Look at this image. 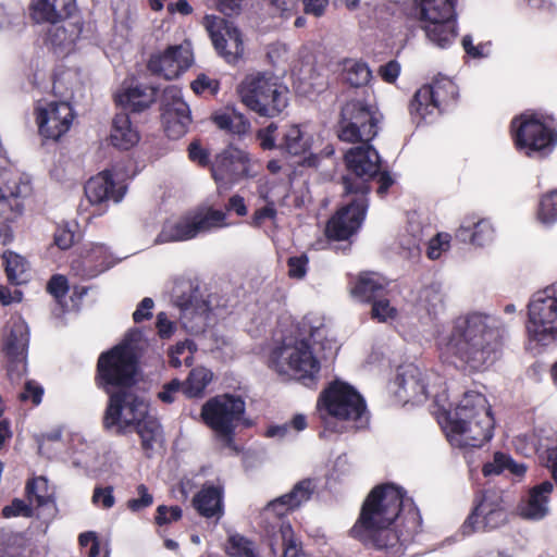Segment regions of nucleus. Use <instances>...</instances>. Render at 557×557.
Listing matches in <instances>:
<instances>
[{"label":"nucleus","instance_id":"obj_1","mask_svg":"<svg viewBox=\"0 0 557 557\" xmlns=\"http://www.w3.org/2000/svg\"><path fill=\"white\" fill-rule=\"evenodd\" d=\"M509 132L516 150L530 159H545L557 147L555 119L536 110L529 109L513 116Z\"/></svg>","mask_w":557,"mask_h":557},{"label":"nucleus","instance_id":"obj_2","mask_svg":"<svg viewBox=\"0 0 557 557\" xmlns=\"http://www.w3.org/2000/svg\"><path fill=\"white\" fill-rule=\"evenodd\" d=\"M484 403L482 395L468 394L455 411L444 409L443 429L453 446L480 448L487 441V408Z\"/></svg>","mask_w":557,"mask_h":557},{"label":"nucleus","instance_id":"obj_3","mask_svg":"<svg viewBox=\"0 0 557 557\" xmlns=\"http://www.w3.org/2000/svg\"><path fill=\"white\" fill-rule=\"evenodd\" d=\"M237 94L249 110L261 116L274 117L288 104L286 88L265 72L246 75L237 86Z\"/></svg>","mask_w":557,"mask_h":557},{"label":"nucleus","instance_id":"obj_4","mask_svg":"<svg viewBox=\"0 0 557 557\" xmlns=\"http://www.w3.org/2000/svg\"><path fill=\"white\" fill-rule=\"evenodd\" d=\"M486 318L473 313L458 321L447 344V351L458 356L472 369H481L486 361L485 331Z\"/></svg>","mask_w":557,"mask_h":557},{"label":"nucleus","instance_id":"obj_5","mask_svg":"<svg viewBox=\"0 0 557 557\" xmlns=\"http://www.w3.org/2000/svg\"><path fill=\"white\" fill-rule=\"evenodd\" d=\"M226 213L212 207H200L175 221L163 224L156 237V244L187 240L200 233L227 226Z\"/></svg>","mask_w":557,"mask_h":557},{"label":"nucleus","instance_id":"obj_6","mask_svg":"<svg viewBox=\"0 0 557 557\" xmlns=\"http://www.w3.org/2000/svg\"><path fill=\"white\" fill-rule=\"evenodd\" d=\"M457 0H416L419 21L426 38L445 48L456 37L455 4Z\"/></svg>","mask_w":557,"mask_h":557},{"label":"nucleus","instance_id":"obj_7","mask_svg":"<svg viewBox=\"0 0 557 557\" xmlns=\"http://www.w3.org/2000/svg\"><path fill=\"white\" fill-rule=\"evenodd\" d=\"M529 339L548 346L557 339V299L555 286L535 293L528 305Z\"/></svg>","mask_w":557,"mask_h":557},{"label":"nucleus","instance_id":"obj_8","mask_svg":"<svg viewBox=\"0 0 557 557\" xmlns=\"http://www.w3.org/2000/svg\"><path fill=\"white\" fill-rule=\"evenodd\" d=\"M245 413V403L239 396L223 394L206 401L201 408L203 422L228 447H233L234 431Z\"/></svg>","mask_w":557,"mask_h":557},{"label":"nucleus","instance_id":"obj_9","mask_svg":"<svg viewBox=\"0 0 557 557\" xmlns=\"http://www.w3.org/2000/svg\"><path fill=\"white\" fill-rule=\"evenodd\" d=\"M322 406L329 416L360 429L368 423L363 398L351 386L334 382L321 396Z\"/></svg>","mask_w":557,"mask_h":557},{"label":"nucleus","instance_id":"obj_10","mask_svg":"<svg viewBox=\"0 0 557 557\" xmlns=\"http://www.w3.org/2000/svg\"><path fill=\"white\" fill-rule=\"evenodd\" d=\"M270 366L280 374H293L297 379H311L320 370V363L305 339H284L272 351Z\"/></svg>","mask_w":557,"mask_h":557},{"label":"nucleus","instance_id":"obj_11","mask_svg":"<svg viewBox=\"0 0 557 557\" xmlns=\"http://www.w3.org/2000/svg\"><path fill=\"white\" fill-rule=\"evenodd\" d=\"M350 148L345 153V162L349 174L343 177L346 195H363L371 190L370 180L380 172L377 151L368 143Z\"/></svg>","mask_w":557,"mask_h":557},{"label":"nucleus","instance_id":"obj_12","mask_svg":"<svg viewBox=\"0 0 557 557\" xmlns=\"http://www.w3.org/2000/svg\"><path fill=\"white\" fill-rule=\"evenodd\" d=\"M99 385L107 393L109 386L129 387L134 383L137 362L132 347L123 343L103 352L98 360Z\"/></svg>","mask_w":557,"mask_h":557},{"label":"nucleus","instance_id":"obj_13","mask_svg":"<svg viewBox=\"0 0 557 557\" xmlns=\"http://www.w3.org/2000/svg\"><path fill=\"white\" fill-rule=\"evenodd\" d=\"M404 493L394 484L374 487L367 496L356 524L393 523L399 517Z\"/></svg>","mask_w":557,"mask_h":557},{"label":"nucleus","instance_id":"obj_14","mask_svg":"<svg viewBox=\"0 0 557 557\" xmlns=\"http://www.w3.org/2000/svg\"><path fill=\"white\" fill-rule=\"evenodd\" d=\"M377 120L371 108L361 100H351L341 110L338 138L347 143H369L377 134Z\"/></svg>","mask_w":557,"mask_h":557},{"label":"nucleus","instance_id":"obj_15","mask_svg":"<svg viewBox=\"0 0 557 557\" xmlns=\"http://www.w3.org/2000/svg\"><path fill=\"white\" fill-rule=\"evenodd\" d=\"M110 399L103 417L106 429H116L123 432L143 420L148 410V404L132 392L121 389L109 393Z\"/></svg>","mask_w":557,"mask_h":557},{"label":"nucleus","instance_id":"obj_16","mask_svg":"<svg viewBox=\"0 0 557 557\" xmlns=\"http://www.w3.org/2000/svg\"><path fill=\"white\" fill-rule=\"evenodd\" d=\"M216 51L230 63L235 62L244 52L239 30L233 23L216 15H206L202 22Z\"/></svg>","mask_w":557,"mask_h":557},{"label":"nucleus","instance_id":"obj_17","mask_svg":"<svg viewBox=\"0 0 557 557\" xmlns=\"http://www.w3.org/2000/svg\"><path fill=\"white\" fill-rule=\"evenodd\" d=\"M249 172L248 153L235 148L227 147L219 153L211 164V173L220 187L228 188L234 183L246 177Z\"/></svg>","mask_w":557,"mask_h":557},{"label":"nucleus","instance_id":"obj_18","mask_svg":"<svg viewBox=\"0 0 557 557\" xmlns=\"http://www.w3.org/2000/svg\"><path fill=\"white\" fill-rule=\"evenodd\" d=\"M393 523H372L355 524L351 532L364 545L375 549L385 550L393 557H399L403 554L404 533H399Z\"/></svg>","mask_w":557,"mask_h":557},{"label":"nucleus","instance_id":"obj_19","mask_svg":"<svg viewBox=\"0 0 557 557\" xmlns=\"http://www.w3.org/2000/svg\"><path fill=\"white\" fill-rule=\"evenodd\" d=\"M393 523H372L355 524L351 532L364 545L375 549L385 550L393 557H399L403 554L404 533H399Z\"/></svg>","mask_w":557,"mask_h":557},{"label":"nucleus","instance_id":"obj_20","mask_svg":"<svg viewBox=\"0 0 557 557\" xmlns=\"http://www.w3.org/2000/svg\"><path fill=\"white\" fill-rule=\"evenodd\" d=\"M368 208L367 197L356 195L349 203L339 209L326 225V235L335 240H345L361 225Z\"/></svg>","mask_w":557,"mask_h":557},{"label":"nucleus","instance_id":"obj_21","mask_svg":"<svg viewBox=\"0 0 557 557\" xmlns=\"http://www.w3.org/2000/svg\"><path fill=\"white\" fill-rule=\"evenodd\" d=\"M36 114L40 134L55 140L70 129L74 119L67 102L38 103Z\"/></svg>","mask_w":557,"mask_h":557},{"label":"nucleus","instance_id":"obj_22","mask_svg":"<svg viewBox=\"0 0 557 557\" xmlns=\"http://www.w3.org/2000/svg\"><path fill=\"white\" fill-rule=\"evenodd\" d=\"M456 87L450 79L443 78L432 85H424L418 89L410 102V113L420 121L432 115L441 103L446 101V94L455 95Z\"/></svg>","mask_w":557,"mask_h":557},{"label":"nucleus","instance_id":"obj_23","mask_svg":"<svg viewBox=\"0 0 557 557\" xmlns=\"http://www.w3.org/2000/svg\"><path fill=\"white\" fill-rule=\"evenodd\" d=\"M28 339L29 330L25 321L21 319L14 321L3 348L9 358L8 374L11 379H13L14 375L20 377L26 371Z\"/></svg>","mask_w":557,"mask_h":557},{"label":"nucleus","instance_id":"obj_24","mask_svg":"<svg viewBox=\"0 0 557 557\" xmlns=\"http://www.w3.org/2000/svg\"><path fill=\"white\" fill-rule=\"evenodd\" d=\"M193 62V53L189 45H178L169 47L163 53L152 55L148 67L165 79L176 78L182 72L187 70Z\"/></svg>","mask_w":557,"mask_h":557},{"label":"nucleus","instance_id":"obj_25","mask_svg":"<svg viewBox=\"0 0 557 557\" xmlns=\"http://www.w3.org/2000/svg\"><path fill=\"white\" fill-rule=\"evenodd\" d=\"M423 372L413 364L399 369L396 384V395L405 403L419 404L426 399V385Z\"/></svg>","mask_w":557,"mask_h":557},{"label":"nucleus","instance_id":"obj_26","mask_svg":"<svg viewBox=\"0 0 557 557\" xmlns=\"http://www.w3.org/2000/svg\"><path fill=\"white\" fill-rule=\"evenodd\" d=\"M172 94V102L165 103L164 123L165 132L171 138H180L186 132L191 123L190 110L188 104L180 97L178 91L169 90Z\"/></svg>","mask_w":557,"mask_h":557},{"label":"nucleus","instance_id":"obj_27","mask_svg":"<svg viewBox=\"0 0 557 557\" xmlns=\"http://www.w3.org/2000/svg\"><path fill=\"white\" fill-rule=\"evenodd\" d=\"M29 193V184L18 177L9 180L0 188V214L5 221H13L21 214L23 209L22 198Z\"/></svg>","mask_w":557,"mask_h":557},{"label":"nucleus","instance_id":"obj_28","mask_svg":"<svg viewBox=\"0 0 557 557\" xmlns=\"http://www.w3.org/2000/svg\"><path fill=\"white\" fill-rule=\"evenodd\" d=\"M76 0H33L32 16L36 22L57 24L73 15Z\"/></svg>","mask_w":557,"mask_h":557},{"label":"nucleus","instance_id":"obj_29","mask_svg":"<svg viewBox=\"0 0 557 557\" xmlns=\"http://www.w3.org/2000/svg\"><path fill=\"white\" fill-rule=\"evenodd\" d=\"M125 194V188H115L110 171H103L89 178L85 185V195L90 203H102L112 199L119 202Z\"/></svg>","mask_w":557,"mask_h":557},{"label":"nucleus","instance_id":"obj_30","mask_svg":"<svg viewBox=\"0 0 557 557\" xmlns=\"http://www.w3.org/2000/svg\"><path fill=\"white\" fill-rule=\"evenodd\" d=\"M156 91V88L149 86H129L116 94L115 101L123 110L140 112L154 101Z\"/></svg>","mask_w":557,"mask_h":557},{"label":"nucleus","instance_id":"obj_31","mask_svg":"<svg viewBox=\"0 0 557 557\" xmlns=\"http://www.w3.org/2000/svg\"><path fill=\"white\" fill-rule=\"evenodd\" d=\"M313 492L310 480H304L297 483L290 493L268 504L264 513H274L277 517L283 516L287 510L298 507L301 503L307 502Z\"/></svg>","mask_w":557,"mask_h":557},{"label":"nucleus","instance_id":"obj_32","mask_svg":"<svg viewBox=\"0 0 557 557\" xmlns=\"http://www.w3.org/2000/svg\"><path fill=\"white\" fill-rule=\"evenodd\" d=\"M553 492V483L544 481L529 492L528 500L520 507V515L525 519L540 520L548 511L547 503Z\"/></svg>","mask_w":557,"mask_h":557},{"label":"nucleus","instance_id":"obj_33","mask_svg":"<svg viewBox=\"0 0 557 557\" xmlns=\"http://www.w3.org/2000/svg\"><path fill=\"white\" fill-rule=\"evenodd\" d=\"M139 141V133L133 126L126 112L116 113L110 133V143L122 150H128Z\"/></svg>","mask_w":557,"mask_h":557},{"label":"nucleus","instance_id":"obj_34","mask_svg":"<svg viewBox=\"0 0 557 557\" xmlns=\"http://www.w3.org/2000/svg\"><path fill=\"white\" fill-rule=\"evenodd\" d=\"M193 506L206 518L223 515L222 490L212 485L203 486L193 498Z\"/></svg>","mask_w":557,"mask_h":557},{"label":"nucleus","instance_id":"obj_35","mask_svg":"<svg viewBox=\"0 0 557 557\" xmlns=\"http://www.w3.org/2000/svg\"><path fill=\"white\" fill-rule=\"evenodd\" d=\"M310 148V138L306 136L298 125H289L282 131L278 149L289 156H301Z\"/></svg>","mask_w":557,"mask_h":557},{"label":"nucleus","instance_id":"obj_36","mask_svg":"<svg viewBox=\"0 0 557 557\" xmlns=\"http://www.w3.org/2000/svg\"><path fill=\"white\" fill-rule=\"evenodd\" d=\"M384 285L379 277L372 274H361L356 285L351 288V295L361 301H371L373 304L382 295Z\"/></svg>","mask_w":557,"mask_h":557},{"label":"nucleus","instance_id":"obj_37","mask_svg":"<svg viewBox=\"0 0 557 557\" xmlns=\"http://www.w3.org/2000/svg\"><path fill=\"white\" fill-rule=\"evenodd\" d=\"M3 259L8 280L12 284L21 285L28 281L29 263L24 257L13 251H5Z\"/></svg>","mask_w":557,"mask_h":557},{"label":"nucleus","instance_id":"obj_38","mask_svg":"<svg viewBox=\"0 0 557 557\" xmlns=\"http://www.w3.org/2000/svg\"><path fill=\"white\" fill-rule=\"evenodd\" d=\"M344 79L352 87L366 86L372 73L366 62L355 59H347L343 62Z\"/></svg>","mask_w":557,"mask_h":557},{"label":"nucleus","instance_id":"obj_39","mask_svg":"<svg viewBox=\"0 0 557 557\" xmlns=\"http://www.w3.org/2000/svg\"><path fill=\"white\" fill-rule=\"evenodd\" d=\"M503 472H508L513 478L521 479L527 472V466L516 462L508 454L497 451L494 454L493 462H490V475Z\"/></svg>","mask_w":557,"mask_h":557},{"label":"nucleus","instance_id":"obj_40","mask_svg":"<svg viewBox=\"0 0 557 557\" xmlns=\"http://www.w3.org/2000/svg\"><path fill=\"white\" fill-rule=\"evenodd\" d=\"M212 120L219 128L234 134H245L250 128L249 121L244 114L235 110L232 112L216 113L212 116Z\"/></svg>","mask_w":557,"mask_h":557},{"label":"nucleus","instance_id":"obj_41","mask_svg":"<svg viewBox=\"0 0 557 557\" xmlns=\"http://www.w3.org/2000/svg\"><path fill=\"white\" fill-rule=\"evenodd\" d=\"M212 380L210 370L198 367L190 371L187 380L183 384V394L187 397H197L202 394L207 385Z\"/></svg>","mask_w":557,"mask_h":557},{"label":"nucleus","instance_id":"obj_42","mask_svg":"<svg viewBox=\"0 0 557 557\" xmlns=\"http://www.w3.org/2000/svg\"><path fill=\"white\" fill-rule=\"evenodd\" d=\"M136 431L141 438V444L145 449H150L153 447V444L159 442L161 438V426L158 420L148 414H145L143 420L138 421L136 424Z\"/></svg>","mask_w":557,"mask_h":557},{"label":"nucleus","instance_id":"obj_43","mask_svg":"<svg viewBox=\"0 0 557 557\" xmlns=\"http://www.w3.org/2000/svg\"><path fill=\"white\" fill-rule=\"evenodd\" d=\"M226 553L233 557H260L256 544L238 533L228 536Z\"/></svg>","mask_w":557,"mask_h":557},{"label":"nucleus","instance_id":"obj_44","mask_svg":"<svg viewBox=\"0 0 557 557\" xmlns=\"http://www.w3.org/2000/svg\"><path fill=\"white\" fill-rule=\"evenodd\" d=\"M536 216L543 224H553L557 221V189H553L541 197Z\"/></svg>","mask_w":557,"mask_h":557},{"label":"nucleus","instance_id":"obj_45","mask_svg":"<svg viewBox=\"0 0 557 557\" xmlns=\"http://www.w3.org/2000/svg\"><path fill=\"white\" fill-rule=\"evenodd\" d=\"M487 513L485 512L484 496L475 506L472 513L468 517L461 527L463 535H469L475 531H485Z\"/></svg>","mask_w":557,"mask_h":557},{"label":"nucleus","instance_id":"obj_46","mask_svg":"<svg viewBox=\"0 0 557 557\" xmlns=\"http://www.w3.org/2000/svg\"><path fill=\"white\" fill-rule=\"evenodd\" d=\"M485 221L484 219H481L474 222L472 227L470 225L461 226L458 230L457 236L462 240H466V238L469 236L471 244L482 247L485 243Z\"/></svg>","mask_w":557,"mask_h":557},{"label":"nucleus","instance_id":"obj_47","mask_svg":"<svg viewBox=\"0 0 557 557\" xmlns=\"http://www.w3.org/2000/svg\"><path fill=\"white\" fill-rule=\"evenodd\" d=\"M280 533L284 546L283 557H306L300 545L294 539L293 530L289 524L282 523Z\"/></svg>","mask_w":557,"mask_h":557},{"label":"nucleus","instance_id":"obj_48","mask_svg":"<svg viewBox=\"0 0 557 557\" xmlns=\"http://www.w3.org/2000/svg\"><path fill=\"white\" fill-rule=\"evenodd\" d=\"M280 136L282 137V132L278 133L275 123H270L267 127L259 129L257 133L259 144L264 150L278 149Z\"/></svg>","mask_w":557,"mask_h":557},{"label":"nucleus","instance_id":"obj_49","mask_svg":"<svg viewBox=\"0 0 557 557\" xmlns=\"http://www.w3.org/2000/svg\"><path fill=\"white\" fill-rule=\"evenodd\" d=\"M490 354H494V358L496 359V354L504 345V341L507 336V330L505 325L498 320L493 319L492 324H490Z\"/></svg>","mask_w":557,"mask_h":557},{"label":"nucleus","instance_id":"obj_50","mask_svg":"<svg viewBox=\"0 0 557 557\" xmlns=\"http://www.w3.org/2000/svg\"><path fill=\"white\" fill-rule=\"evenodd\" d=\"M450 246V235L447 233H440L433 237L428 246L426 255L430 259H437L444 251H447Z\"/></svg>","mask_w":557,"mask_h":557},{"label":"nucleus","instance_id":"obj_51","mask_svg":"<svg viewBox=\"0 0 557 557\" xmlns=\"http://www.w3.org/2000/svg\"><path fill=\"white\" fill-rule=\"evenodd\" d=\"M396 314L397 310L392 307L386 299H377L372 304L371 317L379 322H386L394 319Z\"/></svg>","mask_w":557,"mask_h":557},{"label":"nucleus","instance_id":"obj_52","mask_svg":"<svg viewBox=\"0 0 557 557\" xmlns=\"http://www.w3.org/2000/svg\"><path fill=\"white\" fill-rule=\"evenodd\" d=\"M422 299L428 304L430 312H436L443 306L444 295L438 285H431L423 290Z\"/></svg>","mask_w":557,"mask_h":557},{"label":"nucleus","instance_id":"obj_53","mask_svg":"<svg viewBox=\"0 0 557 557\" xmlns=\"http://www.w3.org/2000/svg\"><path fill=\"white\" fill-rule=\"evenodd\" d=\"M512 444L516 451L527 457L536 451V440L533 434H519L513 438Z\"/></svg>","mask_w":557,"mask_h":557},{"label":"nucleus","instance_id":"obj_54","mask_svg":"<svg viewBox=\"0 0 557 557\" xmlns=\"http://www.w3.org/2000/svg\"><path fill=\"white\" fill-rule=\"evenodd\" d=\"M49 39L52 45L59 47H67L75 41V35L73 32L69 34L64 26H54L49 29Z\"/></svg>","mask_w":557,"mask_h":557},{"label":"nucleus","instance_id":"obj_55","mask_svg":"<svg viewBox=\"0 0 557 557\" xmlns=\"http://www.w3.org/2000/svg\"><path fill=\"white\" fill-rule=\"evenodd\" d=\"M137 493L139 495L138 498H132L127 500V508L134 512L139 511L146 507H149L153 503V497L148 492L146 485H138Z\"/></svg>","mask_w":557,"mask_h":557},{"label":"nucleus","instance_id":"obj_56","mask_svg":"<svg viewBox=\"0 0 557 557\" xmlns=\"http://www.w3.org/2000/svg\"><path fill=\"white\" fill-rule=\"evenodd\" d=\"M182 517V509L178 506L168 507L161 505L157 508L156 522L159 525L168 524L180 520Z\"/></svg>","mask_w":557,"mask_h":557},{"label":"nucleus","instance_id":"obj_57","mask_svg":"<svg viewBox=\"0 0 557 557\" xmlns=\"http://www.w3.org/2000/svg\"><path fill=\"white\" fill-rule=\"evenodd\" d=\"M92 503L101 505L104 509L113 507L115 499L113 496V487H96L92 494Z\"/></svg>","mask_w":557,"mask_h":557},{"label":"nucleus","instance_id":"obj_58","mask_svg":"<svg viewBox=\"0 0 557 557\" xmlns=\"http://www.w3.org/2000/svg\"><path fill=\"white\" fill-rule=\"evenodd\" d=\"M48 292L57 299L63 298L67 290V280L63 275H53L47 285Z\"/></svg>","mask_w":557,"mask_h":557},{"label":"nucleus","instance_id":"obj_59","mask_svg":"<svg viewBox=\"0 0 557 557\" xmlns=\"http://www.w3.org/2000/svg\"><path fill=\"white\" fill-rule=\"evenodd\" d=\"M42 394L44 389L38 383L35 381H27L25 383L23 393L20 395V398L22 400L32 399L34 405H39L41 403Z\"/></svg>","mask_w":557,"mask_h":557},{"label":"nucleus","instance_id":"obj_60","mask_svg":"<svg viewBox=\"0 0 557 557\" xmlns=\"http://www.w3.org/2000/svg\"><path fill=\"white\" fill-rule=\"evenodd\" d=\"M306 256L292 257L288 259V275L294 278H302L306 274Z\"/></svg>","mask_w":557,"mask_h":557},{"label":"nucleus","instance_id":"obj_61","mask_svg":"<svg viewBox=\"0 0 557 557\" xmlns=\"http://www.w3.org/2000/svg\"><path fill=\"white\" fill-rule=\"evenodd\" d=\"M289 53L288 46L283 42H275L269 46L267 55L273 64L280 63L287 59Z\"/></svg>","mask_w":557,"mask_h":557},{"label":"nucleus","instance_id":"obj_62","mask_svg":"<svg viewBox=\"0 0 557 557\" xmlns=\"http://www.w3.org/2000/svg\"><path fill=\"white\" fill-rule=\"evenodd\" d=\"M2 513L7 518L20 515L30 517L32 508L27 506L23 500L14 499L10 506H5L3 508Z\"/></svg>","mask_w":557,"mask_h":557},{"label":"nucleus","instance_id":"obj_63","mask_svg":"<svg viewBox=\"0 0 557 557\" xmlns=\"http://www.w3.org/2000/svg\"><path fill=\"white\" fill-rule=\"evenodd\" d=\"M304 11L315 17L322 16L329 7V0H302Z\"/></svg>","mask_w":557,"mask_h":557},{"label":"nucleus","instance_id":"obj_64","mask_svg":"<svg viewBox=\"0 0 557 557\" xmlns=\"http://www.w3.org/2000/svg\"><path fill=\"white\" fill-rule=\"evenodd\" d=\"M405 529L408 535L418 532L421 523V517L416 508L410 506V508L405 513Z\"/></svg>","mask_w":557,"mask_h":557}]
</instances>
